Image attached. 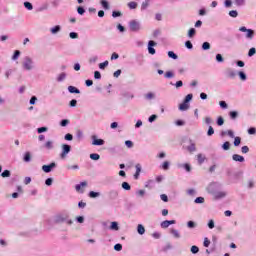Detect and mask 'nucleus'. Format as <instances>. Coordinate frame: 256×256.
Wrapping results in <instances>:
<instances>
[{
  "label": "nucleus",
  "instance_id": "4468645a",
  "mask_svg": "<svg viewBox=\"0 0 256 256\" xmlns=\"http://www.w3.org/2000/svg\"><path fill=\"white\" fill-rule=\"evenodd\" d=\"M187 151H189V153H195V151H197V147L195 146V142H193V140H190V145L187 146Z\"/></svg>",
  "mask_w": 256,
  "mask_h": 256
},
{
  "label": "nucleus",
  "instance_id": "58836bf2",
  "mask_svg": "<svg viewBox=\"0 0 256 256\" xmlns=\"http://www.w3.org/2000/svg\"><path fill=\"white\" fill-rule=\"evenodd\" d=\"M81 187H87V182H81L75 186L76 191H81Z\"/></svg>",
  "mask_w": 256,
  "mask_h": 256
},
{
  "label": "nucleus",
  "instance_id": "37998d69",
  "mask_svg": "<svg viewBox=\"0 0 256 256\" xmlns=\"http://www.w3.org/2000/svg\"><path fill=\"white\" fill-rule=\"evenodd\" d=\"M218 127H221L225 124V120L220 116L217 118V121H216Z\"/></svg>",
  "mask_w": 256,
  "mask_h": 256
},
{
  "label": "nucleus",
  "instance_id": "c85d7f7f",
  "mask_svg": "<svg viewBox=\"0 0 256 256\" xmlns=\"http://www.w3.org/2000/svg\"><path fill=\"white\" fill-rule=\"evenodd\" d=\"M171 235H173L176 239H179L181 237V234H179V231L176 229L170 230Z\"/></svg>",
  "mask_w": 256,
  "mask_h": 256
},
{
  "label": "nucleus",
  "instance_id": "4be33fe9",
  "mask_svg": "<svg viewBox=\"0 0 256 256\" xmlns=\"http://www.w3.org/2000/svg\"><path fill=\"white\" fill-rule=\"evenodd\" d=\"M88 196L90 197V199H96V197H100L101 196V193L95 192V191H90Z\"/></svg>",
  "mask_w": 256,
  "mask_h": 256
},
{
  "label": "nucleus",
  "instance_id": "f3484780",
  "mask_svg": "<svg viewBox=\"0 0 256 256\" xmlns=\"http://www.w3.org/2000/svg\"><path fill=\"white\" fill-rule=\"evenodd\" d=\"M190 104H188L187 102H183L179 105V110L180 111H187V109H189Z\"/></svg>",
  "mask_w": 256,
  "mask_h": 256
},
{
  "label": "nucleus",
  "instance_id": "09e8293b",
  "mask_svg": "<svg viewBox=\"0 0 256 256\" xmlns=\"http://www.w3.org/2000/svg\"><path fill=\"white\" fill-rule=\"evenodd\" d=\"M208 137H211L212 135H215V129H213V126H209L207 131Z\"/></svg>",
  "mask_w": 256,
  "mask_h": 256
},
{
  "label": "nucleus",
  "instance_id": "423d86ee",
  "mask_svg": "<svg viewBox=\"0 0 256 256\" xmlns=\"http://www.w3.org/2000/svg\"><path fill=\"white\" fill-rule=\"evenodd\" d=\"M69 153H71V145L63 144L62 145V152L60 154L61 159H65V157H67V155H69Z\"/></svg>",
  "mask_w": 256,
  "mask_h": 256
},
{
  "label": "nucleus",
  "instance_id": "052dcab7",
  "mask_svg": "<svg viewBox=\"0 0 256 256\" xmlns=\"http://www.w3.org/2000/svg\"><path fill=\"white\" fill-rule=\"evenodd\" d=\"M255 53H256L255 47L250 48L248 51V57H253V55H255Z\"/></svg>",
  "mask_w": 256,
  "mask_h": 256
},
{
  "label": "nucleus",
  "instance_id": "5701e85b",
  "mask_svg": "<svg viewBox=\"0 0 256 256\" xmlns=\"http://www.w3.org/2000/svg\"><path fill=\"white\" fill-rule=\"evenodd\" d=\"M23 161L25 163H29L31 161V152H25L24 157H23Z\"/></svg>",
  "mask_w": 256,
  "mask_h": 256
},
{
  "label": "nucleus",
  "instance_id": "de8ad7c7",
  "mask_svg": "<svg viewBox=\"0 0 256 256\" xmlns=\"http://www.w3.org/2000/svg\"><path fill=\"white\" fill-rule=\"evenodd\" d=\"M77 13L78 15H85V8L83 6H78Z\"/></svg>",
  "mask_w": 256,
  "mask_h": 256
},
{
  "label": "nucleus",
  "instance_id": "a18cd8bd",
  "mask_svg": "<svg viewBox=\"0 0 256 256\" xmlns=\"http://www.w3.org/2000/svg\"><path fill=\"white\" fill-rule=\"evenodd\" d=\"M187 227L189 229H195V227H197V224L194 221L190 220V221L187 222Z\"/></svg>",
  "mask_w": 256,
  "mask_h": 256
},
{
  "label": "nucleus",
  "instance_id": "e2e57ef3",
  "mask_svg": "<svg viewBox=\"0 0 256 256\" xmlns=\"http://www.w3.org/2000/svg\"><path fill=\"white\" fill-rule=\"evenodd\" d=\"M128 7L129 9H137V2H129Z\"/></svg>",
  "mask_w": 256,
  "mask_h": 256
},
{
  "label": "nucleus",
  "instance_id": "c03bdc74",
  "mask_svg": "<svg viewBox=\"0 0 256 256\" xmlns=\"http://www.w3.org/2000/svg\"><path fill=\"white\" fill-rule=\"evenodd\" d=\"M25 9H28V11H33V4L31 2H24Z\"/></svg>",
  "mask_w": 256,
  "mask_h": 256
},
{
  "label": "nucleus",
  "instance_id": "393cba45",
  "mask_svg": "<svg viewBox=\"0 0 256 256\" xmlns=\"http://www.w3.org/2000/svg\"><path fill=\"white\" fill-rule=\"evenodd\" d=\"M217 240V236H212L213 247L211 248V252H215V249H217Z\"/></svg>",
  "mask_w": 256,
  "mask_h": 256
},
{
  "label": "nucleus",
  "instance_id": "79ce46f5",
  "mask_svg": "<svg viewBox=\"0 0 256 256\" xmlns=\"http://www.w3.org/2000/svg\"><path fill=\"white\" fill-rule=\"evenodd\" d=\"M195 33H197V30H195V28H190L188 31V37H195Z\"/></svg>",
  "mask_w": 256,
  "mask_h": 256
},
{
  "label": "nucleus",
  "instance_id": "2f4dec72",
  "mask_svg": "<svg viewBox=\"0 0 256 256\" xmlns=\"http://www.w3.org/2000/svg\"><path fill=\"white\" fill-rule=\"evenodd\" d=\"M193 100V94H188L186 95V97L184 98L183 102L184 103H191V101Z\"/></svg>",
  "mask_w": 256,
  "mask_h": 256
},
{
  "label": "nucleus",
  "instance_id": "c9c22d12",
  "mask_svg": "<svg viewBox=\"0 0 256 256\" xmlns=\"http://www.w3.org/2000/svg\"><path fill=\"white\" fill-rule=\"evenodd\" d=\"M238 75H239L241 81H247V74H245V72L239 71Z\"/></svg>",
  "mask_w": 256,
  "mask_h": 256
},
{
  "label": "nucleus",
  "instance_id": "c756f323",
  "mask_svg": "<svg viewBox=\"0 0 256 256\" xmlns=\"http://www.w3.org/2000/svg\"><path fill=\"white\" fill-rule=\"evenodd\" d=\"M90 159H92V161H99V159H101V156L97 153H92L90 154Z\"/></svg>",
  "mask_w": 256,
  "mask_h": 256
},
{
  "label": "nucleus",
  "instance_id": "a19ab883",
  "mask_svg": "<svg viewBox=\"0 0 256 256\" xmlns=\"http://www.w3.org/2000/svg\"><path fill=\"white\" fill-rule=\"evenodd\" d=\"M190 251L193 255H197L199 253V248L195 245L191 246Z\"/></svg>",
  "mask_w": 256,
  "mask_h": 256
},
{
  "label": "nucleus",
  "instance_id": "f8f14e48",
  "mask_svg": "<svg viewBox=\"0 0 256 256\" xmlns=\"http://www.w3.org/2000/svg\"><path fill=\"white\" fill-rule=\"evenodd\" d=\"M226 77H228V79H235V77H237V72H235L234 70H231V69H227Z\"/></svg>",
  "mask_w": 256,
  "mask_h": 256
},
{
  "label": "nucleus",
  "instance_id": "aec40b11",
  "mask_svg": "<svg viewBox=\"0 0 256 256\" xmlns=\"http://www.w3.org/2000/svg\"><path fill=\"white\" fill-rule=\"evenodd\" d=\"M50 31H51L52 35H55V34L59 33V31H61V26L60 25H56V26L52 27L50 29Z\"/></svg>",
  "mask_w": 256,
  "mask_h": 256
},
{
  "label": "nucleus",
  "instance_id": "bf43d9fd",
  "mask_svg": "<svg viewBox=\"0 0 256 256\" xmlns=\"http://www.w3.org/2000/svg\"><path fill=\"white\" fill-rule=\"evenodd\" d=\"M69 125V120L68 119H63L60 121V126L61 127H67Z\"/></svg>",
  "mask_w": 256,
  "mask_h": 256
},
{
  "label": "nucleus",
  "instance_id": "0e129e2a",
  "mask_svg": "<svg viewBox=\"0 0 256 256\" xmlns=\"http://www.w3.org/2000/svg\"><path fill=\"white\" fill-rule=\"evenodd\" d=\"M219 105H220L221 109H227V107H229V105H227V102H225L223 100L219 102Z\"/></svg>",
  "mask_w": 256,
  "mask_h": 256
},
{
  "label": "nucleus",
  "instance_id": "680f3d73",
  "mask_svg": "<svg viewBox=\"0 0 256 256\" xmlns=\"http://www.w3.org/2000/svg\"><path fill=\"white\" fill-rule=\"evenodd\" d=\"M64 139H65V141H73V134L67 133V134L64 136Z\"/></svg>",
  "mask_w": 256,
  "mask_h": 256
},
{
  "label": "nucleus",
  "instance_id": "473e14b6",
  "mask_svg": "<svg viewBox=\"0 0 256 256\" xmlns=\"http://www.w3.org/2000/svg\"><path fill=\"white\" fill-rule=\"evenodd\" d=\"M241 145V137H234V147H239Z\"/></svg>",
  "mask_w": 256,
  "mask_h": 256
},
{
  "label": "nucleus",
  "instance_id": "0eeeda50",
  "mask_svg": "<svg viewBox=\"0 0 256 256\" xmlns=\"http://www.w3.org/2000/svg\"><path fill=\"white\" fill-rule=\"evenodd\" d=\"M55 167H57V163L51 162L48 165H43L42 171H44V173H51L53 171V169H55Z\"/></svg>",
  "mask_w": 256,
  "mask_h": 256
},
{
  "label": "nucleus",
  "instance_id": "49530a36",
  "mask_svg": "<svg viewBox=\"0 0 256 256\" xmlns=\"http://www.w3.org/2000/svg\"><path fill=\"white\" fill-rule=\"evenodd\" d=\"M1 177H3V178L11 177V171H9V170H4V171L1 173Z\"/></svg>",
  "mask_w": 256,
  "mask_h": 256
},
{
  "label": "nucleus",
  "instance_id": "f03ea898",
  "mask_svg": "<svg viewBox=\"0 0 256 256\" xmlns=\"http://www.w3.org/2000/svg\"><path fill=\"white\" fill-rule=\"evenodd\" d=\"M22 67L25 69V71H31V69H33V59H31L29 56L24 57Z\"/></svg>",
  "mask_w": 256,
  "mask_h": 256
},
{
  "label": "nucleus",
  "instance_id": "20e7f679",
  "mask_svg": "<svg viewBox=\"0 0 256 256\" xmlns=\"http://www.w3.org/2000/svg\"><path fill=\"white\" fill-rule=\"evenodd\" d=\"M56 223H67V225H73V220L69 219V215H58L56 217Z\"/></svg>",
  "mask_w": 256,
  "mask_h": 256
},
{
  "label": "nucleus",
  "instance_id": "338daca9",
  "mask_svg": "<svg viewBox=\"0 0 256 256\" xmlns=\"http://www.w3.org/2000/svg\"><path fill=\"white\" fill-rule=\"evenodd\" d=\"M248 134L249 135H256V128L255 127H250L248 129Z\"/></svg>",
  "mask_w": 256,
  "mask_h": 256
},
{
  "label": "nucleus",
  "instance_id": "864d4df0",
  "mask_svg": "<svg viewBox=\"0 0 256 256\" xmlns=\"http://www.w3.org/2000/svg\"><path fill=\"white\" fill-rule=\"evenodd\" d=\"M114 251H123V245L121 243L115 244Z\"/></svg>",
  "mask_w": 256,
  "mask_h": 256
},
{
  "label": "nucleus",
  "instance_id": "a878e982",
  "mask_svg": "<svg viewBox=\"0 0 256 256\" xmlns=\"http://www.w3.org/2000/svg\"><path fill=\"white\" fill-rule=\"evenodd\" d=\"M222 149H223L224 151H229V149H231V142H229V141L224 142V143L222 144Z\"/></svg>",
  "mask_w": 256,
  "mask_h": 256
},
{
  "label": "nucleus",
  "instance_id": "1a4fd4ad",
  "mask_svg": "<svg viewBox=\"0 0 256 256\" xmlns=\"http://www.w3.org/2000/svg\"><path fill=\"white\" fill-rule=\"evenodd\" d=\"M215 201H219V199H225L227 197V192H223L218 190L216 193L212 194Z\"/></svg>",
  "mask_w": 256,
  "mask_h": 256
},
{
  "label": "nucleus",
  "instance_id": "412c9836",
  "mask_svg": "<svg viewBox=\"0 0 256 256\" xmlns=\"http://www.w3.org/2000/svg\"><path fill=\"white\" fill-rule=\"evenodd\" d=\"M171 249H173V245L168 242L164 247H162V252L167 253V251H171Z\"/></svg>",
  "mask_w": 256,
  "mask_h": 256
},
{
  "label": "nucleus",
  "instance_id": "6e6552de",
  "mask_svg": "<svg viewBox=\"0 0 256 256\" xmlns=\"http://www.w3.org/2000/svg\"><path fill=\"white\" fill-rule=\"evenodd\" d=\"M154 47H157V42L153 41V40H150L148 42V53L150 55H155L156 51H155V48Z\"/></svg>",
  "mask_w": 256,
  "mask_h": 256
},
{
  "label": "nucleus",
  "instance_id": "7ed1b4c3",
  "mask_svg": "<svg viewBox=\"0 0 256 256\" xmlns=\"http://www.w3.org/2000/svg\"><path fill=\"white\" fill-rule=\"evenodd\" d=\"M129 29L132 33H137L141 30V24L137 20H131L129 22Z\"/></svg>",
  "mask_w": 256,
  "mask_h": 256
},
{
  "label": "nucleus",
  "instance_id": "5fc2aeb1",
  "mask_svg": "<svg viewBox=\"0 0 256 256\" xmlns=\"http://www.w3.org/2000/svg\"><path fill=\"white\" fill-rule=\"evenodd\" d=\"M101 5L103 7V9H109V2H107V0H101Z\"/></svg>",
  "mask_w": 256,
  "mask_h": 256
},
{
  "label": "nucleus",
  "instance_id": "ddd939ff",
  "mask_svg": "<svg viewBox=\"0 0 256 256\" xmlns=\"http://www.w3.org/2000/svg\"><path fill=\"white\" fill-rule=\"evenodd\" d=\"M233 161H236L237 163H244L245 162V157L239 155V154H234L232 156Z\"/></svg>",
  "mask_w": 256,
  "mask_h": 256
},
{
  "label": "nucleus",
  "instance_id": "4d7b16f0",
  "mask_svg": "<svg viewBox=\"0 0 256 256\" xmlns=\"http://www.w3.org/2000/svg\"><path fill=\"white\" fill-rule=\"evenodd\" d=\"M216 61H217V63H223V61H225V59L223 58V55L217 54Z\"/></svg>",
  "mask_w": 256,
  "mask_h": 256
},
{
  "label": "nucleus",
  "instance_id": "9b49d317",
  "mask_svg": "<svg viewBox=\"0 0 256 256\" xmlns=\"http://www.w3.org/2000/svg\"><path fill=\"white\" fill-rule=\"evenodd\" d=\"M119 197V192L117 190H111L108 193V199L110 201H115V199H117Z\"/></svg>",
  "mask_w": 256,
  "mask_h": 256
},
{
  "label": "nucleus",
  "instance_id": "13d9d810",
  "mask_svg": "<svg viewBox=\"0 0 256 256\" xmlns=\"http://www.w3.org/2000/svg\"><path fill=\"white\" fill-rule=\"evenodd\" d=\"M194 203H196V204L205 203V198H203V197H197V198L194 200Z\"/></svg>",
  "mask_w": 256,
  "mask_h": 256
},
{
  "label": "nucleus",
  "instance_id": "9d476101",
  "mask_svg": "<svg viewBox=\"0 0 256 256\" xmlns=\"http://www.w3.org/2000/svg\"><path fill=\"white\" fill-rule=\"evenodd\" d=\"M92 145L101 146L105 145V140L98 139L95 135L92 136Z\"/></svg>",
  "mask_w": 256,
  "mask_h": 256
},
{
  "label": "nucleus",
  "instance_id": "69168bd1",
  "mask_svg": "<svg viewBox=\"0 0 256 256\" xmlns=\"http://www.w3.org/2000/svg\"><path fill=\"white\" fill-rule=\"evenodd\" d=\"M122 15L123 14L119 11H113L112 12V17H114V19L117 18V17H122Z\"/></svg>",
  "mask_w": 256,
  "mask_h": 256
},
{
  "label": "nucleus",
  "instance_id": "603ef678",
  "mask_svg": "<svg viewBox=\"0 0 256 256\" xmlns=\"http://www.w3.org/2000/svg\"><path fill=\"white\" fill-rule=\"evenodd\" d=\"M65 77H67V74H65V72H62V73L58 76L57 81H58V82L65 81Z\"/></svg>",
  "mask_w": 256,
  "mask_h": 256
},
{
  "label": "nucleus",
  "instance_id": "8fccbe9b",
  "mask_svg": "<svg viewBox=\"0 0 256 256\" xmlns=\"http://www.w3.org/2000/svg\"><path fill=\"white\" fill-rule=\"evenodd\" d=\"M76 138L78 139V141H81V139H83V131L82 130H77Z\"/></svg>",
  "mask_w": 256,
  "mask_h": 256
},
{
  "label": "nucleus",
  "instance_id": "f257e3e1",
  "mask_svg": "<svg viewBox=\"0 0 256 256\" xmlns=\"http://www.w3.org/2000/svg\"><path fill=\"white\" fill-rule=\"evenodd\" d=\"M217 191H221V183L212 182L208 185L207 192L210 193V195H215Z\"/></svg>",
  "mask_w": 256,
  "mask_h": 256
},
{
  "label": "nucleus",
  "instance_id": "39448f33",
  "mask_svg": "<svg viewBox=\"0 0 256 256\" xmlns=\"http://www.w3.org/2000/svg\"><path fill=\"white\" fill-rule=\"evenodd\" d=\"M239 31L246 33L247 39H253V37H255V31L253 29H247L245 26L240 27Z\"/></svg>",
  "mask_w": 256,
  "mask_h": 256
},
{
  "label": "nucleus",
  "instance_id": "6ab92c4d",
  "mask_svg": "<svg viewBox=\"0 0 256 256\" xmlns=\"http://www.w3.org/2000/svg\"><path fill=\"white\" fill-rule=\"evenodd\" d=\"M205 159H207V157L203 156V154L197 155V161L199 165H203V163H205Z\"/></svg>",
  "mask_w": 256,
  "mask_h": 256
},
{
  "label": "nucleus",
  "instance_id": "cd10ccee",
  "mask_svg": "<svg viewBox=\"0 0 256 256\" xmlns=\"http://www.w3.org/2000/svg\"><path fill=\"white\" fill-rule=\"evenodd\" d=\"M151 1L153 0H145L142 5H141V10L145 11V9H147V7H149V3H151Z\"/></svg>",
  "mask_w": 256,
  "mask_h": 256
},
{
  "label": "nucleus",
  "instance_id": "dca6fc26",
  "mask_svg": "<svg viewBox=\"0 0 256 256\" xmlns=\"http://www.w3.org/2000/svg\"><path fill=\"white\" fill-rule=\"evenodd\" d=\"M136 172L134 174V179H139V175H141V164H136Z\"/></svg>",
  "mask_w": 256,
  "mask_h": 256
},
{
  "label": "nucleus",
  "instance_id": "7c9ffc66",
  "mask_svg": "<svg viewBox=\"0 0 256 256\" xmlns=\"http://www.w3.org/2000/svg\"><path fill=\"white\" fill-rule=\"evenodd\" d=\"M229 117L231 119H236L237 117H239V112L238 111H230L229 112Z\"/></svg>",
  "mask_w": 256,
  "mask_h": 256
},
{
  "label": "nucleus",
  "instance_id": "6e6d98bb",
  "mask_svg": "<svg viewBox=\"0 0 256 256\" xmlns=\"http://www.w3.org/2000/svg\"><path fill=\"white\" fill-rule=\"evenodd\" d=\"M109 65V61H104L102 63L99 64V69H105L107 66Z\"/></svg>",
  "mask_w": 256,
  "mask_h": 256
},
{
  "label": "nucleus",
  "instance_id": "2eb2a0df",
  "mask_svg": "<svg viewBox=\"0 0 256 256\" xmlns=\"http://www.w3.org/2000/svg\"><path fill=\"white\" fill-rule=\"evenodd\" d=\"M68 91H69V93H73L76 95H79V93H81V90H79V88H77L75 86H68Z\"/></svg>",
  "mask_w": 256,
  "mask_h": 256
},
{
  "label": "nucleus",
  "instance_id": "3c124183",
  "mask_svg": "<svg viewBox=\"0 0 256 256\" xmlns=\"http://www.w3.org/2000/svg\"><path fill=\"white\" fill-rule=\"evenodd\" d=\"M229 16L233 18L239 17V12H237V10H231Z\"/></svg>",
  "mask_w": 256,
  "mask_h": 256
},
{
  "label": "nucleus",
  "instance_id": "bb28decb",
  "mask_svg": "<svg viewBox=\"0 0 256 256\" xmlns=\"http://www.w3.org/2000/svg\"><path fill=\"white\" fill-rule=\"evenodd\" d=\"M153 185H155V181H154V180H148V181L145 183L146 189H152V188H153Z\"/></svg>",
  "mask_w": 256,
  "mask_h": 256
},
{
  "label": "nucleus",
  "instance_id": "72a5a7b5",
  "mask_svg": "<svg viewBox=\"0 0 256 256\" xmlns=\"http://www.w3.org/2000/svg\"><path fill=\"white\" fill-rule=\"evenodd\" d=\"M122 189H124V191H131V185L128 184V182H123Z\"/></svg>",
  "mask_w": 256,
  "mask_h": 256
},
{
  "label": "nucleus",
  "instance_id": "f704fd0d",
  "mask_svg": "<svg viewBox=\"0 0 256 256\" xmlns=\"http://www.w3.org/2000/svg\"><path fill=\"white\" fill-rule=\"evenodd\" d=\"M168 57H169L170 59H174V60L179 59V56H177V55L175 54V52H173V51H168Z\"/></svg>",
  "mask_w": 256,
  "mask_h": 256
},
{
  "label": "nucleus",
  "instance_id": "b1692460",
  "mask_svg": "<svg viewBox=\"0 0 256 256\" xmlns=\"http://www.w3.org/2000/svg\"><path fill=\"white\" fill-rule=\"evenodd\" d=\"M110 229L112 231H119V223L118 222H111Z\"/></svg>",
  "mask_w": 256,
  "mask_h": 256
},
{
  "label": "nucleus",
  "instance_id": "a211bd4d",
  "mask_svg": "<svg viewBox=\"0 0 256 256\" xmlns=\"http://www.w3.org/2000/svg\"><path fill=\"white\" fill-rule=\"evenodd\" d=\"M137 233L139 235H145V226H143L142 224H138Z\"/></svg>",
  "mask_w": 256,
  "mask_h": 256
},
{
  "label": "nucleus",
  "instance_id": "4c0bfd02",
  "mask_svg": "<svg viewBox=\"0 0 256 256\" xmlns=\"http://www.w3.org/2000/svg\"><path fill=\"white\" fill-rule=\"evenodd\" d=\"M21 55V51L16 50L12 56V61H17L19 59V56Z\"/></svg>",
  "mask_w": 256,
  "mask_h": 256
},
{
  "label": "nucleus",
  "instance_id": "774afa93",
  "mask_svg": "<svg viewBox=\"0 0 256 256\" xmlns=\"http://www.w3.org/2000/svg\"><path fill=\"white\" fill-rule=\"evenodd\" d=\"M69 107H77V100L76 99H72L69 102Z\"/></svg>",
  "mask_w": 256,
  "mask_h": 256
},
{
  "label": "nucleus",
  "instance_id": "e433bc0d",
  "mask_svg": "<svg viewBox=\"0 0 256 256\" xmlns=\"http://www.w3.org/2000/svg\"><path fill=\"white\" fill-rule=\"evenodd\" d=\"M202 49L203 51H209V49H211V44L209 42H204L202 44Z\"/></svg>",
  "mask_w": 256,
  "mask_h": 256
},
{
  "label": "nucleus",
  "instance_id": "ea45409f",
  "mask_svg": "<svg viewBox=\"0 0 256 256\" xmlns=\"http://www.w3.org/2000/svg\"><path fill=\"white\" fill-rule=\"evenodd\" d=\"M44 147H45V149H48V150L53 149V141H47V142L44 144Z\"/></svg>",
  "mask_w": 256,
  "mask_h": 256
}]
</instances>
